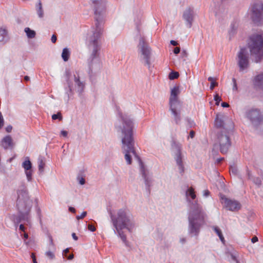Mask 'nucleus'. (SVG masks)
Segmentation results:
<instances>
[{
	"mask_svg": "<svg viewBox=\"0 0 263 263\" xmlns=\"http://www.w3.org/2000/svg\"><path fill=\"white\" fill-rule=\"evenodd\" d=\"M26 175L27 176V180L30 181L32 179V170H29L25 171Z\"/></svg>",
	"mask_w": 263,
	"mask_h": 263,
	"instance_id": "c9c22d12",
	"label": "nucleus"
},
{
	"mask_svg": "<svg viewBox=\"0 0 263 263\" xmlns=\"http://www.w3.org/2000/svg\"><path fill=\"white\" fill-rule=\"evenodd\" d=\"M74 257V256L73 254H71L68 257H67V259H69V260H71L72 259H73Z\"/></svg>",
	"mask_w": 263,
	"mask_h": 263,
	"instance_id": "680f3d73",
	"label": "nucleus"
},
{
	"mask_svg": "<svg viewBox=\"0 0 263 263\" xmlns=\"http://www.w3.org/2000/svg\"><path fill=\"white\" fill-rule=\"evenodd\" d=\"M179 73L178 72L172 71L169 74V79L170 80H174L177 79L179 77Z\"/></svg>",
	"mask_w": 263,
	"mask_h": 263,
	"instance_id": "2f4dec72",
	"label": "nucleus"
},
{
	"mask_svg": "<svg viewBox=\"0 0 263 263\" xmlns=\"http://www.w3.org/2000/svg\"><path fill=\"white\" fill-rule=\"evenodd\" d=\"M253 84L256 87L258 88H263V74L256 76L254 78Z\"/></svg>",
	"mask_w": 263,
	"mask_h": 263,
	"instance_id": "412c9836",
	"label": "nucleus"
},
{
	"mask_svg": "<svg viewBox=\"0 0 263 263\" xmlns=\"http://www.w3.org/2000/svg\"><path fill=\"white\" fill-rule=\"evenodd\" d=\"M180 51V48L179 47H176L174 49V53L176 54L179 53Z\"/></svg>",
	"mask_w": 263,
	"mask_h": 263,
	"instance_id": "a18cd8bd",
	"label": "nucleus"
},
{
	"mask_svg": "<svg viewBox=\"0 0 263 263\" xmlns=\"http://www.w3.org/2000/svg\"><path fill=\"white\" fill-rule=\"evenodd\" d=\"M68 133L67 131L65 130H62L61 131V135L63 136L66 137L67 136Z\"/></svg>",
	"mask_w": 263,
	"mask_h": 263,
	"instance_id": "603ef678",
	"label": "nucleus"
},
{
	"mask_svg": "<svg viewBox=\"0 0 263 263\" xmlns=\"http://www.w3.org/2000/svg\"><path fill=\"white\" fill-rule=\"evenodd\" d=\"M215 125L216 127L221 128L224 131L231 130L234 126L232 120L222 115H217L215 120Z\"/></svg>",
	"mask_w": 263,
	"mask_h": 263,
	"instance_id": "1a4fd4ad",
	"label": "nucleus"
},
{
	"mask_svg": "<svg viewBox=\"0 0 263 263\" xmlns=\"http://www.w3.org/2000/svg\"><path fill=\"white\" fill-rule=\"evenodd\" d=\"M238 25L236 23H233L231 25V28L229 30V35L231 37L236 34Z\"/></svg>",
	"mask_w": 263,
	"mask_h": 263,
	"instance_id": "393cba45",
	"label": "nucleus"
},
{
	"mask_svg": "<svg viewBox=\"0 0 263 263\" xmlns=\"http://www.w3.org/2000/svg\"><path fill=\"white\" fill-rule=\"evenodd\" d=\"M1 145L5 149L9 148H13L14 144L12 142V139L10 136H6L1 141Z\"/></svg>",
	"mask_w": 263,
	"mask_h": 263,
	"instance_id": "6ab92c4d",
	"label": "nucleus"
},
{
	"mask_svg": "<svg viewBox=\"0 0 263 263\" xmlns=\"http://www.w3.org/2000/svg\"><path fill=\"white\" fill-rule=\"evenodd\" d=\"M25 227L23 224H20V230L22 231H25Z\"/></svg>",
	"mask_w": 263,
	"mask_h": 263,
	"instance_id": "052dcab7",
	"label": "nucleus"
},
{
	"mask_svg": "<svg viewBox=\"0 0 263 263\" xmlns=\"http://www.w3.org/2000/svg\"><path fill=\"white\" fill-rule=\"evenodd\" d=\"M172 149L176 152L175 159L179 170L180 174L183 173L184 167L182 161V155L181 154L182 145L180 143L173 140L171 144Z\"/></svg>",
	"mask_w": 263,
	"mask_h": 263,
	"instance_id": "9d476101",
	"label": "nucleus"
},
{
	"mask_svg": "<svg viewBox=\"0 0 263 263\" xmlns=\"http://www.w3.org/2000/svg\"><path fill=\"white\" fill-rule=\"evenodd\" d=\"M214 100L216 102L215 104L216 105H217V106L219 105V103H220V102L221 100V97L218 94H216L214 96Z\"/></svg>",
	"mask_w": 263,
	"mask_h": 263,
	"instance_id": "e433bc0d",
	"label": "nucleus"
},
{
	"mask_svg": "<svg viewBox=\"0 0 263 263\" xmlns=\"http://www.w3.org/2000/svg\"><path fill=\"white\" fill-rule=\"evenodd\" d=\"M208 80L209 81L211 82V85L210 87L211 90H213L215 86L218 85V83L215 82V78L210 77L208 78Z\"/></svg>",
	"mask_w": 263,
	"mask_h": 263,
	"instance_id": "7c9ffc66",
	"label": "nucleus"
},
{
	"mask_svg": "<svg viewBox=\"0 0 263 263\" xmlns=\"http://www.w3.org/2000/svg\"><path fill=\"white\" fill-rule=\"evenodd\" d=\"M170 110L174 116V119L176 124H179L181 121V110L182 105L170 106Z\"/></svg>",
	"mask_w": 263,
	"mask_h": 263,
	"instance_id": "f3484780",
	"label": "nucleus"
},
{
	"mask_svg": "<svg viewBox=\"0 0 263 263\" xmlns=\"http://www.w3.org/2000/svg\"><path fill=\"white\" fill-rule=\"evenodd\" d=\"M186 196L187 198H188L189 196H190L192 199L196 198V196L193 188L190 187L186 191Z\"/></svg>",
	"mask_w": 263,
	"mask_h": 263,
	"instance_id": "c85d7f7f",
	"label": "nucleus"
},
{
	"mask_svg": "<svg viewBox=\"0 0 263 263\" xmlns=\"http://www.w3.org/2000/svg\"><path fill=\"white\" fill-rule=\"evenodd\" d=\"M232 81L233 83V90H237V83H236V80L235 78L232 79Z\"/></svg>",
	"mask_w": 263,
	"mask_h": 263,
	"instance_id": "79ce46f5",
	"label": "nucleus"
},
{
	"mask_svg": "<svg viewBox=\"0 0 263 263\" xmlns=\"http://www.w3.org/2000/svg\"><path fill=\"white\" fill-rule=\"evenodd\" d=\"M22 166L25 171H27L31 170L32 167V164L29 160H27L23 162Z\"/></svg>",
	"mask_w": 263,
	"mask_h": 263,
	"instance_id": "c756f323",
	"label": "nucleus"
},
{
	"mask_svg": "<svg viewBox=\"0 0 263 263\" xmlns=\"http://www.w3.org/2000/svg\"><path fill=\"white\" fill-rule=\"evenodd\" d=\"M48 237H49V241H50V244L51 246H54V243H53V239H52V236L50 235H49Z\"/></svg>",
	"mask_w": 263,
	"mask_h": 263,
	"instance_id": "09e8293b",
	"label": "nucleus"
},
{
	"mask_svg": "<svg viewBox=\"0 0 263 263\" xmlns=\"http://www.w3.org/2000/svg\"><path fill=\"white\" fill-rule=\"evenodd\" d=\"M256 128L263 132V116L259 120L258 124L254 126Z\"/></svg>",
	"mask_w": 263,
	"mask_h": 263,
	"instance_id": "72a5a7b5",
	"label": "nucleus"
},
{
	"mask_svg": "<svg viewBox=\"0 0 263 263\" xmlns=\"http://www.w3.org/2000/svg\"><path fill=\"white\" fill-rule=\"evenodd\" d=\"M137 48L140 60L145 65L149 67L151 65L150 59L152 54V49L143 37H140Z\"/></svg>",
	"mask_w": 263,
	"mask_h": 263,
	"instance_id": "0eeeda50",
	"label": "nucleus"
},
{
	"mask_svg": "<svg viewBox=\"0 0 263 263\" xmlns=\"http://www.w3.org/2000/svg\"><path fill=\"white\" fill-rule=\"evenodd\" d=\"M25 32H26L27 37L29 39H32L35 36V32L34 30L30 29L28 27L25 28Z\"/></svg>",
	"mask_w": 263,
	"mask_h": 263,
	"instance_id": "bb28decb",
	"label": "nucleus"
},
{
	"mask_svg": "<svg viewBox=\"0 0 263 263\" xmlns=\"http://www.w3.org/2000/svg\"><path fill=\"white\" fill-rule=\"evenodd\" d=\"M70 57V51L69 49L67 48H65L63 50V52L62 53V58L63 60L66 62L69 60Z\"/></svg>",
	"mask_w": 263,
	"mask_h": 263,
	"instance_id": "b1692460",
	"label": "nucleus"
},
{
	"mask_svg": "<svg viewBox=\"0 0 263 263\" xmlns=\"http://www.w3.org/2000/svg\"><path fill=\"white\" fill-rule=\"evenodd\" d=\"M17 193V201L18 202H20L21 200L25 201L28 198L27 190L24 185H22L19 186Z\"/></svg>",
	"mask_w": 263,
	"mask_h": 263,
	"instance_id": "a211bd4d",
	"label": "nucleus"
},
{
	"mask_svg": "<svg viewBox=\"0 0 263 263\" xmlns=\"http://www.w3.org/2000/svg\"><path fill=\"white\" fill-rule=\"evenodd\" d=\"M221 202L229 211H238L241 208V204L238 201L227 198L224 195L221 196Z\"/></svg>",
	"mask_w": 263,
	"mask_h": 263,
	"instance_id": "ddd939ff",
	"label": "nucleus"
},
{
	"mask_svg": "<svg viewBox=\"0 0 263 263\" xmlns=\"http://www.w3.org/2000/svg\"><path fill=\"white\" fill-rule=\"evenodd\" d=\"M229 131L222 130L218 136L220 151L222 154H226L230 148L231 143L229 135Z\"/></svg>",
	"mask_w": 263,
	"mask_h": 263,
	"instance_id": "6e6552de",
	"label": "nucleus"
},
{
	"mask_svg": "<svg viewBox=\"0 0 263 263\" xmlns=\"http://www.w3.org/2000/svg\"><path fill=\"white\" fill-rule=\"evenodd\" d=\"M38 165L39 172L40 173H43L44 172V168L45 165V163L43 160V158L42 157H40L38 158Z\"/></svg>",
	"mask_w": 263,
	"mask_h": 263,
	"instance_id": "cd10ccee",
	"label": "nucleus"
},
{
	"mask_svg": "<svg viewBox=\"0 0 263 263\" xmlns=\"http://www.w3.org/2000/svg\"><path fill=\"white\" fill-rule=\"evenodd\" d=\"M181 54L183 55V56L186 57L187 56V53L185 51H183L182 52Z\"/></svg>",
	"mask_w": 263,
	"mask_h": 263,
	"instance_id": "774afa93",
	"label": "nucleus"
},
{
	"mask_svg": "<svg viewBox=\"0 0 263 263\" xmlns=\"http://www.w3.org/2000/svg\"><path fill=\"white\" fill-rule=\"evenodd\" d=\"M45 254L46 256L50 259H52L54 258V255L53 253L50 251L46 252Z\"/></svg>",
	"mask_w": 263,
	"mask_h": 263,
	"instance_id": "58836bf2",
	"label": "nucleus"
},
{
	"mask_svg": "<svg viewBox=\"0 0 263 263\" xmlns=\"http://www.w3.org/2000/svg\"><path fill=\"white\" fill-rule=\"evenodd\" d=\"M262 117L259 110L257 109H251L247 113V118L251 121L254 127L258 124Z\"/></svg>",
	"mask_w": 263,
	"mask_h": 263,
	"instance_id": "4468645a",
	"label": "nucleus"
},
{
	"mask_svg": "<svg viewBox=\"0 0 263 263\" xmlns=\"http://www.w3.org/2000/svg\"><path fill=\"white\" fill-rule=\"evenodd\" d=\"M231 258L234 261H237V259H236V257L234 255H233V254H231Z\"/></svg>",
	"mask_w": 263,
	"mask_h": 263,
	"instance_id": "e2e57ef3",
	"label": "nucleus"
},
{
	"mask_svg": "<svg viewBox=\"0 0 263 263\" xmlns=\"http://www.w3.org/2000/svg\"><path fill=\"white\" fill-rule=\"evenodd\" d=\"M88 229L89 231H90L91 232H95L96 231L95 227L91 224H88Z\"/></svg>",
	"mask_w": 263,
	"mask_h": 263,
	"instance_id": "37998d69",
	"label": "nucleus"
},
{
	"mask_svg": "<svg viewBox=\"0 0 263 263\" xmlns=\"http://www.w3.org/2000/svg\"><path fill=\"white\" fill-rule=\"evenodd\" d=\"M65 74L68 87V89L66 91V93L67 95V100L68 101L72 95L73 82L74 83L75 88L79 93H81L83 90L85 83L80 80V76L77 72L71 75L69 71H66Z\"/></svg>",
	"mask_w": 263,
	"mask_h": 263,
	"instance_id": "423d86ee",
	"label": "nucleus"
},
{
	"mask_svg": "<svg viewBox=\"0 0 263 263\" xmlns=\"http://www.w3.org/2000/svg\"><path fill=\"white\" fill-rule=\"evenodd\" d=\"M185 121L187 122V126L190 128L194 126L195 125L194 122L192 120L188 118H186L185 119Z\"/></svg>",
	"mask_w": 263,
	"mask_h": 263,
	"instance_id": "f704fd0d",
	"label": "nucleus"
},
{
	"mask_svg": "<svg viewBox=\"0 0 263 263\" xmlns=\"http://www.w3.org/2000/svg\"><path fill=\"white\" fill-rule=\"evenodd\" d=\"M252 12L251 17L253 22L258 25L263 24V4L255 5Z\"/></svg>",
	"mask_w": 263,
	"mask_h": 263,
	"instance_id": "f8f14e48",
	"label": "nucleus"
},
{
	"mask_svg": "<svg viewBox=\"0 0 263 263\" xmlns=\"http://www.w3.org/2000/svg\"><path fill=\"white\" fill-rule=\"evenodd\" d=\"M12 127L11 125L7 126L6 127V130L8 133L11 132L12 130Z\"/></svg>",
	"mask_w": 263,
	"mask_h": 263,
	"instance_id": "de8ad7c7",
	"label": "nucleus"
},
{
	"mask_svg": "<svg viewBox=\"0 0 263 263\" xmlns=\"http://www.w3.org/2000/svg\"><path fill=\"white\" fill-rule=\"evenodd\" d=\"M94 6L95 27L87 37L88 49L90 52L89 67L92 70V61L97 58L100 50V39L103 33V24L106 15V4L104 0H91Z\"/></svg>",
	"mask_w": 263,
	"mask_h": 263,
	"instance_id": "f03ea898",
	"label": "nucleus"
},
{
	"mask_svg": "<svg viewBox=\"0 0 263 263\" xmlns=\"http://www.w3.org/2000/svg\"><path fill=\"white\" fill-rule=\"evenodd\" d=\"M110 216L112 224L115 228L118 236L120 237L123 243L128 246L126 236L122 230L126 229L131 232L135 227L132 216L126 209H120L118 211L117 215H113L110 213Z\"/></svg>",
	"mask_w": 263,
	"mask_h": 263,
	"instance_id": "7ed1b4c3",
	"label": "nucleus"
},
{
	"mask_svg": "<svg viewBox=\"0 0 263 263\" xmlns=\"http://www.w3.org/2000/svg\"><path fill=\"white\" fill-rule=\"evenodd\" d=\"M248 48L252 55L255 56V62H259L263 57V34H253L250 37Z\"/></svg>",
	"mask_w": 263,
	"mask_h": 263,
	"instance_id": "39448f33",
	"label": "nucleus"
},
{
	"mask_svg": "<svg viewBox=\"0 0 263 263\" xmlns=\"http://www.w3.org/2000/svg\"><path fill=\"white\" fill-rule=\"evenodd\" d=\"M122 120V126L120 127L121 138L122 142V149L125 154V159L127 164H131L132 162L131 154L139 161L140 172L144 179L145 184L149 190L152 183L151 178L148 176L147 170L145 168L143 163L137 155L134 147V139L133 136V122L132 119L127 115H121Z\"/></svg>",
	"mask_w": 263,
	"mask_h": 263,
	"instance_id": "f257e3e1",
	"label": "nucleus"
},
{
	"mask_svg": "<svg viewBox=\"0 0 263 263\" xmlns=\"http://www.w3.org/2000/svg\"><path fill=\"white\" fill-rule=\"evenodd\" d=\"M195 133L193 130H191L190 132L189 136H188L187 138L189 139L190 137L191 138H193L195 137Z\"/></svg>",
	"mask_w": 263,
	"mask_h": 263,
	"instance_id": "c03bdc74",
	"label": "nucleus"
},
{
	"mask_svg": "<svg viewBox=\"0 0 263 263\" xmlns=\"http://www.w3.org/2000/svg\"><path fill=\"white\" fill-rule=\"evenodd\" d=\"M237 61L240 71H243L249 67V54L245 48H240L237 53Z\"/></svg>",
	"mask_w": 263,
	"mask_h": 263,
	"instance_id": "9b49d317",
	"label": "nucleus"
},
{
	"mask_svg": "<svg viewBox=\"0 0 263 263\" xmlns=\"http://www.w3.org/2000/svg\"><path fill=\"white\" fill-rule=\"evenodd\" d=\"M52 119L53 120H56V119H59L60 120H61L62 119V116L61 115V114L60 112H58L57 114H53L52 116Z\"/></svg>",
	"mask_w": 263,
	"mask_h": 263,
	"instance_id": "4c0bfd02",
	"label": "nucleus"
},
{
	"mask_svg": "<svg viewBox=\"0 0 263 263\" xmlns=\"http://www.w3.org/2000/svg\"><path fill=\"white\" fill-rule=\"evenodd\" d=\"M210 192L208 190H204L203 191V196L204 197H208L210 195Z\"/></svg>",
	"mask_w": 263,
	"mask_h": 263,
	"instance_id": "8fccbe9b",
	"label": "nucleus"
},
{
	"mask_svg": "<svg viewBox=\"0 0 263 263\" xmlns=\"http://www.w3.org/2000/svg\"><path fill=\"white\" fill-rule=\"evenodd\" d=\"M182 17L185 22V25L189 28H191L194 18V12L192 9L187 8L183 13Z\"/></svg>",
	"mask_w": 263,
	"mask_h": 263,
	"instance_id": "2eb2a0df",
	"label": "nucleus"
},
{
	"mask_svg": "<svg viewBox=\"0 0 263 263\" xmlns=\"http://www.w3.org/2000/svg\"><path fill=\"white\" fill-rule=\"evenodd\" d=\"M69 249H68V248H67V249H66L65 250H64L63 253H64L65 254H67V253H68L69 252Z\"/></svg>",
	"mask_w": 263,
	"mask_h": 263,
	"instance_id": "69168bd1",
	"label": "nucleus"
},
{
	"mask_svg": "<svg viewBox=\"0 0 263 263\" xmlns=\"http://www.w3.org/2000/svg\"><path fill=\"white\" fill-rule=\"evenodd\" d=\"M179 93V88L178 86L174 87L171 91L169 104L170 106L182 105L178 100V95Z\"/></svg>",
	"mask_w": 263,
	"mask_h": 263,
	"instance_id": "dca6fc26",
	"label": "nucleus"
},
{
	"mask_svg": "<svg viewBox=\"0 0 263 263\" xmlns=\"http://www.w3.org/2000/svg\"><path fill=\"white\" fill-rule=\"evenodd\" d=\"M221 106L223 107H228L229 106V105L228 103H226V102H222L221 103Z\"/></svg>",
	"mask_w": 263,
	"mask_h": 263,
	"instance_id": "6e6d98bb",
	"label": "nucleus"
},
{
	"mask_svg": "<svg viewBox=\"0 0 263 263\" xmlns=\"http://www.w3.org/2000/svg\"><path fill=\"white\" fill-rule=\"evenodd\" d=\"M171 44L173 46H177L178 45V43L174 40L171 41Z\"/></svg>",
	"mask_w": 263,
	"mask_h": 263,
	"instance_id": "bf43d9fd",
	"label": "nucleus"
},
{
	"mask_svg": "<svg viewBox=\"0 0 263 263\" xmlns=\"http://www.w3.org/2000/svg\"><path fill=\"white\" fill-rule=\"evenodd\" d=\"M35 10L39 18H42L44 17V13L43 6L41 0H38L35 5Z\"/></svg>",
	"mask_w": 263,
	"mask_h": 263,
	"instance_id": "4be33fe9",
	"label": "nucleus"
},
{
	"mask_svg": "<svg viewBox=\"0 0 263 263\" xmlns=\"http://www.w3.org/2000/svg\"><path fill=\"white\" fill-rule=\"evenodd\" d=\"M51 42L53 43H55L57 41V36L55 35L54 34H53L51 36Z\"/></svg>",
	"mask_w": 263,
	"mask_h": 263,
	"instance_id": "49530a36",
	"label": "nucleus"
},
{
	"mask_svg": "<svg viewBox=\"0 0 263 263\" xmlns=\"http://www.w3.org/2000/svg\"><path fill=\"white\" fill-rule=\"evenodd\" d=\"M72 237L73 239L75 240H77L78 239V237L77 236L76 233H73L72 234Z\"/></svg>",
	"mask_w": 263,
	"mask_h": 263,
	"instance_id": "13d9d810",
	"label": "nucleus"
},
{
	"mask_svg": "<svg viewBox=\"0 0 263 263\" xmlns=\"http://www.w3.org/2000/svg\"><path fill=\"white\" fill-rule=\"evenodd\" d=\"M212 228L214 230L215 233L217 234V235L218 236V237H219V239H220L221 242L223 243H224L225 240H224V237L223 236L222 232L220 230V229L217 226H213L212 227Z\"/></svg>",
	"mask_w": 263,
	"mask_h": 263,
	"instance_id": "5701e85b",
	"label": "nucleus"
},
{
	"mask_svg": "<svg viewBox=\"0 0 263 263\" xmlns=\"http://www.w3.org/2000/svg\"><path fill=\"white\" fill-rule=\"evenodd\" d=\"M230 173L231 174H233L234 176L237 175L238 173V170L236 166L235 165H231L230 167Z\"/></svg>",
	"mask_w": 263,
	"mask_h": 263,
	"instance_id": "473e14b6",
	"label": "nucleus"
},
{
	"mask_svg": "<svg viewBox=\"0 0 263 263\" xmlns=\"http://www.w3.org/2000/svg\"><path fill=\"white\" fill-rule=\"evenodd\" d=\"M85 180L83 178H81L79 181V183L80 184L83 185L85 183Z\"/></svg>",
	"mask_w": 263,
	"mask_h": 263,
	"instance_id": "5fc2aeb1",
	"label": "nucleus"
},
{
	"mask_svg": "<svg viewBox=\"0 0 263 263\" xmlns=\"http://www.w3.org/2000/svg\"><path fill=\"white\" fill-rule=\"evenodd\" d=\"M205 217L206 214L203 211L202 207L197 201L192 202L188 216L190 234L195 236L198 235L201 226L204 223Z\"/></svg>",
	"mask_w": 263,
	"mask_h": 263,
	"instance_id": "20e7f679",
	"label": "nucleus"
},
{
	"mask_svg": "<svg viewBox=\"0 0 263 263\" xmlns=\"http://www.w3.org/2000/svg\"><path fill=\"white\" fill-rule=\"evenodd\" d=\"M256 180H257V181H256V182L255 183H256V184H257L258 185H260V184H261V181H260V179H258V178H257Z\"/></svg>",
	"mask_w": 263,
	"mask_h": 263,
	"instance_id": "338daca9",
	"label": "nucleus"
},
{
	"mask_svg": "<svg viewBox=\"0 0 263 263\" xmlns=\"http://www.w3.org/2000/svg\"><path fill=\"white\" fill-rule=\"evenodd\" d=\"M31 257L32 258L33 263H37L36 260L35 259V256L34 253L31 254Z\"/></svg>",
	"mask_w": 263,
	"mask_h": 263,
	"instance_id": "3c124183",
	"label": "nucleus"
},
{
	"mask_svg": "<svg viewBox=\"0 0 263 263\" xmlns=\"http://www.w3.org/2000/svg\"><path fill=\"white\" fill-rule=\"evenodd\" d=\"M251 241L253 243H255L258 241V238L256 236H254L252 238Z\"/></svg>",
	"mask_w": 263,
	"mask_h": 263,
	"instance_id": "864d4df0",
	"label": "nucleus"
},
{
	"mask_svg": "<svg viewBox=\"0 0 263 263\" xmlns=\"http://www.w3.org/2000/svg\"><path fill=\"white\" fill-rule=\"evenodd\" d=\"M4 124V120L1 112H0V129H1Z\"/></svg>",
	"mask_w": 263,
	"mask_h": 263,
	"instance_id": "ea45409f",
	"label": "nucleus"
},
{
	"mask_svg": "<svg viewBox=\"0 0 263 263\" xmlns=\"http://www.w3.org/2000/svg\"><path fill=\"white\" fill-rule=\"evenodd\" d=\"M223 159H224V158H220L217 159V163H220V162H221Z\"/></svg>",
	"mask_w": 263,
	"mask_h": 263,
	"instance_id": "0e129e2a",
	"label": "nucleus"
},
{
	"mask_svg": "<svg viewBox=\"0 0 263 263\" xmlns=\"http://www.w3.org/2000/svg\"><path fill=\"white\" fill-rule=\"evenodd\" d=\"M29 211H30V209L28 211H27L26 212H20V215L16 217L13 219L14 223H15L16 224H17L18 223L21 222L22 220H28Z\"/></svg>",
	"mask_w": 263,
	"mask_h": 263,
	"instance_id": "aec40b11",
	"label": "nucleus"
},
{
	"mask_svg": "<svg viewBox=\"0 0 263 263\" xmlns=\"http://www.w3.org/2000/svg\"><path fill=\"white\" fill-rule=\"evenodd\" d=\"M87 215V212H83L81 215H78L76 217V218L78 219V220H79V219H83V218H84Z\"/></svg>",
	"mask_w": 263,
	"mask_h": 263,
	"instance_id": "a19ab883",
	"label": "nucleus"
},
{
	"mask_svg": "<svg viewBox=\"0 0 263 263\" xmlns=\"http://www.w3.org/2000/svg\"><path fill=\"white\" fill-rule=\"evenodd\" d=\"M7 30L5 28H0V42H5V39L7 36Z\"/></svg>",
	"mask_w": 263,
	"mask_h": 263,
	"instance_id": "a878e982",
	"label": "nucleus"
},
{
	"mask_svg": "<svg viewBox=\"0 0 263 263\" xmlns=\"http://www.w3.org/2000/svg\"><path fill=\"white\" fill-rule=\"evenodd\" d=\"M69 211L73 213H74L76 212L75 209L71 206L69 208Z\"/></svg>",
	"mask_w": 263,
	"mask_h": 263,
	"instance_id": "4d7b16f0",
	"label": "nucleus"
}]
</instances>
